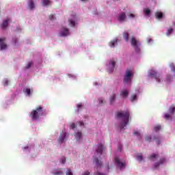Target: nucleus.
I'll use <instances>...</instances> for the list:
<instances>
[{"instance_id": "f257e3e1", "label": "nucleus", "mask_w": 175, "mask_h": 175, "mask_svg": "<svg viewBox=\"0 0 175 175\" xmlns=\"http://www.w3.org/2000/svg\"><path fill=\"white\" fill-rule=\"evenodd\" d=\"M129 111H124L122 112L118 111L116 113L117 118H123V121L121 122L119 125L120 131H122V129L129 124Z\"/></svg>"}, {"instance_id": "f03ea898", "label": "nucleus", "mask_w": 175, "mask_h": 175, "mask_svg": "<svg viewBox=\"0 0 175 175\" xmlns=\"http://www.w3.org/2000/svg\"><path fill=\"white\" fill-rule=\"evenodd\" d=\"M46 110L43 109V107L38 106L36 109H33L31 113V117L33 121L39 120V118L42 116H46Z\"/></svg>"}, {"instance_id": "7ed1b4c3", "label": "nucleus", "mask_w": 175, "mask_h": 175, "mask_svg": "<svg viewBox=\"0 0 175 175\" xmlns=\"http://www.w3.org/2000/svg\"><path fill=\"white\" fill-rule=\"evenodd\" d=\"M132 77H133V72L131 70H126L124 77V83H128L132 80Z\"/></svg>"}, {"instance_id": "20e7f679", "label": "nucleus", "mask_w": 175, "mask_h": 175, "mask_svg": "<svg viewBox=\"0 0 175 175\" xmlns=\"http://www.w3.org/2000/svg\"><path fill=\"white\" fill-rule=\"evenodd\" d=\"M131 46L134 47L136 53H139V51H140V49H139V46H140V42H139V40H136L135 37L131 38Z\"/></svg>"}, {"instance_id": "39448f33", "label": "nucleus", "mask_w": 175, "mask_h": 175, "mask_svg": "<svg viewBox=\"0 0 175 175\" xmlns=\"http://www.w3.org/2000/svg\"><path fill=\"white\" fill-rule=\"evenodd\" d=\"M149 76H150V77H152L153 79H155L157 83H161V74L157 72L155 70L150 71L149 73Z\"/></svg>"}, {"instance_id": "423d86ee", "label": "nucleus", "mask_w": 175, "mask_h": 175, "mask_svg": "<svg viewBox=\"0 0 175 175\" xmlns=\"http://www.w3.org/2000/svg\"><path fill=\"white\" fill-rule=\"evenodd\" d=\"M165 162H166V159L165 158H161V159H160L159 162H157L153 165V167L154 169H158V167H159V166H161V165H163V163H165Z\"/></svg>"}, {"instance_id": "0eeeda50", "label": "nucleus", "mask_w": 175, "mask_h": 175, "mask_svg": "<svg viewBox=\"0 0 175 175\" xmlns=\"http://www.w3.org/2000/svg\"><path fill=\"white\" fill-rule=\"evenodd\" d=\"M125 18H126V14H125V12H121L118 16V20L120 23H124Z\"/></svg>"}, {"instance_id": "6e6552de", "label": "nucleus", "mask_w": 175, "mask_h": 175, "mask_svg": "<svg viewBox=\"0 0 175 175\" xmlns=\"http://www.w3.org/2000/svg\"><path fill=\"white\" fill-rule=\"evenodd\" d=\"M115 162L117 163L118 166L120 167V169H122V167H125V162H122L120 161V159L118 157L115 158Z\"/></svg>"}, {"instance_id": "1a4fd4ad", "label": "nucleus", "mask_w": 175, "mask_h": 175, "mask_svg": "<svg viewBox=\"0 0 175 175\" xmlns=\"http://www.w3.org/2000/svg\"><path fill=\"white\" fill-rule=\"evenodd\" d=\"M69 35V29L63 27L60 31V36H68Z\"/></svg>"}, {"instance_id": "9d476101", "label": "nucleus", "mask_w": 175, "mask_h": 175, "mask_svg": "<svg viewBox=\"0 0 175 175\" xmlns=\"http://www.w3.org/2000/svg\"><path fill=\"white\" fill-rule=\"evenodd\" d=\"M5 38H0V50H5V49H8V44L3 43V42H5Z\"/></svg>"}, {"instance_id": "9b49d317", "label": "nucleus", "mask_w": 175, "mask_h": 175, "mask_svg": "<svg viewBox=\"0 0 175 175\" xmlns=\"http://www.w3.org/2000/svg\"><path fill=\"white\" fill-rule=\"evenodd\" d=\"M66 137V133L63 132L61 135L60 137L58 139V143L59 144H62L64 143V140H65V138Z\"/></svg>"}, {"instance_id": "f8f14e48", "label": "nucleus", "mask_w": 175, "mask_h": 175, "mask_svg": "<svg viewBox=\"0 0 175 175\" xmlns=\"http://www.w3.org/2000/svg\"><path fill=\"white\" fill-rule=\"evenodd\" d=\"M158 158H159V154H152L148 157V159L152 162H154V161H157Z\"/></svg>"}, {"instance_id": "ddd939ff", "label": "nucleus", "mask_w": 175, "mask_h": 175, "mask_svg": "<svg viewBox=\"0 0 175 175\" xmlns=\"http://www.w3.org/2000/svg\"><path fill=\"white\" fill-rule=\"evenodd\" d=\"M27 8L30 10H33V9H35V3L33 2V0H29Z\"/></svg>"}, {"instance_id": "4468645a", "label": "nucleus", "mask_w": 175, "mask_h": 175, "mask_svg": "<svg viewBox=\"0 0 175 175\" xmlns=\"http://www.w3.org/2000/svg\"><path fill=\"white\" fill-rule=\"evenodd\" d=\"M116 67V62L114 60H110L109 61V72H112L114 70V68Z\"/></svg>"}, {"instance_id": "2eb2a0df", "label": "nucleus", "mask_w": 175, "mask_h": 175, "mask_svg": "<svg viewBox=\"0 0 175 175\" xmlns=\"http://www.w3.org/2000/svg\"><path fill=\"white\" fill-rule=\"evenodd\" d=\"M96 154H100L102 155V152H103V145L99 144L98 146V150H96Z\"/></svg>"}, {"instance_id": "dca6fc26", "label": "nucleus", "mask_w": 175, "mask_h": 175, "mask_svg": "<svg viewBox=\"0 0 175 175\" xmlns=\"http://www.w3.org/2000/svg\"><path fill=\"white\" fill-rule=\"evenodd\" d=\"M9 21H10V19L9 18H6L3 23L1 24V28L5 29L6 28V27H8V24H9Z\"/></svg>"}, {"instance_id": "f3484780", "label": "nucleus", "mask_w": 175, "mask_h": 175, "mask_svg": "<svg viewBox=\"0 0 175 175\" xmlns=\"http://www.w3.org/2000/svg\"><path fill=\"white\" fill-rule=\"evenodd\" d=\"M128 95H129L128 90H122L120 92V96H122V98H126Z\"/></svg>"}, {"instance_id": "a211bd4d", "label": "nucleus", "mask_w": 175, "mask_h": 175, "mask_svg": "<svg viewBox=\"0 0 175 175\" xmlns=\"http://www.w3.org/2000/svg\"><path fill=\"white\" fill-rule=\"evenodd\" d=\"M123 38L126 40V42H128L129 40V33L127 31H124L123 33Z\"/></svg>"}, {"instance_id": "6ab92c4d", "label": "nucleus", "mask_w": 175, "mask_h": 175, "mask_svg": "<svg viewBox=\"0 0 175 175\" xmlns=\"http://www.w3.org/2000/svg\"><path fill=\"white\" fill-rule=\"evenodd\" d=\"M118 42V39H115V40L111 41L109 42L110 47H115L116 44H117Z\"/></svg>"}, {"instance_id": "aec40b11", "label": "nucleus", "mask_w": 175, "mask_h": 175, "mask_svg": "<svg viewBox=\"0 0 175 175\" xmlns=\"http://www.w3.org/2000/svg\"><path fill=\"white\" fill-rule=\"evenodd\" d=\"M156 18L161 20L163 17V14L162 12H157L155 13Z\"/></svg>"}, {"instance_id": "412c9836", "label": "nucleus", "mask_w": 175, "mask_h": 175, "mask_svg": "<svg viewBox=\"0 0 175 175\" xmlns=\"http://www.w3.org/2000/svg\"><path fill=\"white\" fill-rule=\"evenodd\" d=\"M94 162H95L97 167H102V162H100L98 158L94 159Z\"/></svg>"}, {"instance_id": "4be33fe9", "label": "nucleus", "mask_w": 175, "mask_h": 175, "mask_svg": "<svg viewBox=\"0 0 175 175\" xmlns=\"http://www.w3.org/2000/svg\"><path fill=\"white\" fill-rule=\"evenodd\" d=\"M53 175H64V172L61 169L57 170L56 171L52 172Z\"/></svg>"}, {"instance_id": "5701e85b", "label": "nucleus", "mask_w": 175, "mask_h": 175, "mask_svg": "<svg viewBox=\"0 0 175 175\" xmlns=\"http://www.w3.org/2000/svg\"><path fill=\"white\" fill-rule=\"evenodd\" d=\"M115 100H116V94H112L109 98L110 104L113 105Z\"/></svg>"}, {"instance_id": "b1692460", "label": "nucleus", "mask_w": 175, "mask_h": 175, "mask_svg": "<svg viewBox=\"0 0 175 175\" xmlns=\"http://www.w3.org/2000/svg\"><path fill=\"white\" fill-rule=\"evenodd\" d=\"M42 3L43 6H49V5L51 4V3L50 2V0H42Z\"/></svg>"}, {"instance_id": "393cba45", "label": "nucleus", "mask_w": 175, "mask_h": 175, "mask_svg": "<svg viewBox=\"0 0 175 175\" xmlns=\"http://www.w3.org/2000/svg\"><path fill=\"white\" fill-rule=\"evenodd\" d=\"M174 111H175V107L174 105H172L169 109V113H170V114H174Z\"/></svg>"}, {"instance_id": "a878e982", "label": "nucleus", "mask_w": 175, "mask_h": 175, "mask_svg": "<svg viewBox=\"0 0 175 175\" xmlns=\"http://www.w3.org/2000/svg\"><path fill=\"white\" fill-rule=\"evenodd\" d=\"M23 92H25V94H27V95H28V96H29V95H31V89H29V88H25L23 90Z\"/></svg>"}, {"instance_id": "bb28decb", "label": "nucleus", "mask_w": 175, "mask_h": 175, "mask_svg": "<svg viewBox=\"0 0 175 175\" xmlns=\"http://www.w3.org/2000/svg\"><path fill=\"white\" fill-rule=\"evenodd\" d=\"M81 136H82L81 132H78L75 135V137L77 140H79V139H81Z\"/></svg>"}, {"instance_id": "cd10ccee", "label": "nucleus", "mask_w": 175, "mask_h": 175, "mask_svg": "<svg viewBox=\"0 0 175 175\" xmlns=\"http://www.w3.org/2000/svg\"><path fill=\"white\" fill-rule=\"evenodd\" d=\"M144 13L146 14V16H150V14L151 13V10L150 9L147 8L144 10Z\"/></svg>"}, {"instance_id": "c85d7f7f", "label": "nucleus", "mask_w": 175, "mask_h": 175, "mask_svg": "<svg viewBox=\"0 0 175 175\" xmlns=\"http://www.w3.org/2000/svg\"><path fill=\"white\" fill-rule=\"evenodd\" d=\"M137 99V96L136 94H133L131 98V102H135Z\"/></svg>"}, {"instance_id": "c756f323", "label": "nucleus", "mask_w": 175, "mask_h": 175, "mask_svg": "<svg viewBox=\"0 0 175 175\" xmlns=\"http://www.w3.org/2000/svg\"><path fill=\"white\" fill-rule=\"evenodd\" d=\"M173 32V28H170L167 29L166 35L167 36H170V35Z\"/></svg>"}, {"instance_id": "7c9ffc66", "label": "nucleus", "mask_w": 175, "mask_h": 175, "mask_svg": "<svg viewBox=\"0 0 175 175\" xmlns=\"http://www.w3.org/2000/svg\"><path fill=\"white\" fill-rule=\"evenodd\" d=\"M154 131L155 132H158L159 131H161V125H157L154 128Z\"/></svg>"}, {"instance_id": "2f4dec72", "label": "nucleus", "mask_w": 175, "mask_h": 175, "mask_svg": "<svg viewBox=\"0 0 175 175\" xmlns=\"http://www.w3.org/2000/svg\"><path fill=\"white\" fill-rule=\"evenodd\" d=\"M137 159L139 161V162H142V161H143V156L138 154L137 156Z\"/></svg>"}, {"instance_id": "473e14b6", "label": "nucleus", "mask_w": 175, "mask_h": 175, "mask_svg": "<svg viewBox=\"0 0 175 175\" xmlns=\"http://www.w3.org/2000/svg\"><path fill=\"white\" fill-rule=\"evenodd\" d=\"M69 23H70V25H71V27H75V25H76V23H75L74 21L69 19L68 20Z\"/></svg>"}, {"instance_id": "72a5a7b5", "label": "nucleus", "mask_w": 175, "mask_h": 175, "mask_svg": "<svg viewBox=\"0 0 175 175\" xmlns=\"http://www.w3.org/2000/svg\"><path fill=\"white\" fill-rule=\"evenodd\" d=\"M99 105H103V103H106V101L103 100V98H98Z\"/></svg>"}, {"instance_id": "f704fd0d", "label": "nucleus", "mask_w": 175, "mask_h": 175, "mask_svg": "<svg viewBox=\"0 0 175 175\" xmlns=\"http://www.w3.org/2000/svg\"><path fill=\"white\" fill-rule=\"evenodd\" d=\"M146 142H151L152 140V138H151V136L148 135L145 137Z\"/></svg>"}, {"instance_id": "c9c22d12", "label": "nucleus", "mask_w": 175, "mask_h": 175, "mask_svg": "<svg viewBox=\"0 0 175 175\" xmlns=\"http://www.w3.org/2000/svg\"><path fill=\"white\" fill-rule=\"evenodd\" d=\"M66 174V175H73V173H72V170H70V169H68Z\"/></svg>"}, {"instance_id": "e433bc0d", "label": "nucleus", "mask_w": 175, "mask_h": 175, "mask_svg": "<svg viewBox=\"0 0 175 175\" xmlns=\"http://www.w3.org/2000/svg\"><path fill=\"white\" fill-rule=\"evenodd\" d=\"M77 111H80V109H81V107H83V105H81V103H79L77 105Z\"/></svg>"}, {"instance_id": "4c0bfd02", "label": "nucleus", "mask_w": 175, "mask_h": 175, "mask_svg": "<svg viewBox=\"0 0 175 175\" xmlns=\"http://www.w3.org/2000/svg\"><path fill=\"white\" fill-rule=\"evenodd\" d=\"M32 66V62H29V64H27L26 69H29V68H31Z\"/></svg>"}, {"instance_id": "58836bf2", "label": "nucleus", "mask_w": 175, "mask_h": 175, "mask_svg": "<svg viewBox=\"0 0 175 175\" xmlns=\"http://www.w3.org/2000/svg\"><path fill=\"white\" fill-rule=\"evenodd\" d=\"M134 135L138 137H140V133H139V131H134Z\"/></svg>"}, {"instance_id": "ea45409f", "label": "nucleus", "mask_w": 175, "mask_h": 175, "mask_svg": "<svg viewBox=\"0 0 175 175\" xmlns=\"http://www.w3.org/2000/svg\"><path fill=\"white\" fill-rule=\"evenodd\" d=\"M165 120H169V118H170V115L169 113H165Z\"/></svg>"}, {"instance_id": "a19ab883", "label": "nucleus", "mask_w": 175, "mask_h": 175, "mask_svg": "<svg viewBox=\"0 0 175 175\" xmlns=\"http://www.w3.org/2000/svg\"><path fill=\"white\" fill-rule=\"evenodd\" d=\"M70 128L71 129H75V128H76V124H75V123H72L70 124Z\"/></svg>"}, {"instance_id": "79ce46f5", "label": "nucleus", "mask_w": 175, "mask_h": 175, "mask_svg": "<svg viewBox=\"0 0 175 175\" xmlns=\"http://www.w3.org/2000/svg\"><path fill=\"white\" fill-rule=\"evenodd\" d=\"M129 17L130 18H135V14H130L129 15Z\"/></svg>"}, {"instance_id": "37998d69", "label": "nucleus", "mask_w": 175, "mask_h": 175, "mask_svg": "<svg viewBox=\"0 0 175 175\" xmlns=\"http://www.w3.org/2000/svg\"><path fill=\"white\" fill-rule=\"evenodd\" d=\"M94 174H95V175H105V174L101 173V172H95Z\"/></svg>"}, {"instance_id": "c03bdc74", "label": "nucleus", "mask_w": 175, "mask_h": 175, "mask_svg": "<svg viewBox=\"0 0 175 175\" xmlns=\"http://www.w3.org/2000/svg\"><path fill=\"white\" fill-rule=\"evenodd\" d=\"M90 172H88V171H85V172H83V174H82V175H90Z\"/></svg>"}, {"instance_id": "a18cd8bd", "label": "nucleus", "mask_w": 175, "mask_h": 175, "mask_svg": "<svg viewBox=\"0 0 175 175\" xmlns=\"http://www.w3.org/2000/svg\"><path fill=\"white\" fill-rule=\"evenodd\" d=\"M65 162H66V159L65 157L62 159V163H65Z\"/></svg>"}, {"instance_id": "49530a36", "label": "nucleus", "mask_w": 175, "mask_h": 175, "mask_svg": "<svg viewBox=\"0 0 175 175\" xmlns=\"http://www.w3.org/2000/svg\"><path fill=\"white\" fill-rule=\"evenodd\" d=\"M54 18H55L54 15L51 14V15L49 16V19L50 20H54Z\"/></svg>"}, {"instance_id": "de8ad7c7", "label": "nucleus", "mask_w": 175, "mask_h": 175, "mask_svg": "<svg viewBox=\"0 0 175 175\" xmlns=\"http://www.w3.org/2000/svg\"><path fill=\"white\" fill-rule=\"evenodd\" d=\"M170 80H172V75L167 77V81H170Z\"/></svg>"}, {"instance_id": "09e8293b", "label": "nucleus", "mask_w": 175, "mask_h": 175, "mask_svg": "<svg viewBox=\"0 0 175 175\" xmlns=\"http://www.w3.org/2000/svg\"><path fill=\"white\" fill-rule=\"evenodd\" d=\"M79 124L80 126H83L84 125V122H79Z\"/></svg>"}, {"instance_id": "8fccbe9b", "label": "nucleus", "mask_w": 175, "mask_h": 175, "mask_svg": "<svg viewBox=\"0 0 175 175\" xmlns=\"http://www.w3.org/2000/svg\"><path fill=\"white\" fill-rule=\"evenodd\" d=\"M172 71L175 73V66H174L172 67Z\"/></svg>"}, {"instance_id": "3c124183", "label": "nucleus", "mask_w": 175, "mask_h": 175, "mask_svg": "<svg viewBox=\"0 0 175 175\" xmlns=\"http://www.w3.org/2000/svg\"><path fill=\"white\" fill-rule=\"evenodd\" d=\"M8 84H9V81H5L4 85H8Z\"/></svg>"}, {"instance_id": "603ef678", "label": "nucleus", "mask_w": 175, "mask_h": 175, "mask_svg": "<svg viewBox=\"0 0 175 175\" xmlns=\"http://www.w3.org/2000/svg\"><path fill=\"white\" fill-rule=\"evenodd\" d=\"M121 148H122V146H120L119 148H118V151H121Z\"/></svg>"}, {"instance_id": "864d4df0", "label": "nucleus", "mask_w": 175, "mask_h": 175, "mask_svg": "<svg viewBox=\"0 0 175 175\" xmlns=\"http://www.w3.org/2000/svg\"><path fill=\"white\" fill-rule=\"evenodd\" d=\"M157 144H161V142L159 140L157 141Z\"/></svg>"}, {"instance_id": "5fc2aeb1", "label": "nucleus", "mask_w": 175, "mask_h": 175, "mask_svg": "<svg viewBox=\"0 0 175 175\" xmlns=\"http://www.w3.org/2000/svg\"><path fill=\"white\" fill-rule=\"evenodd\" d=\"M157 139L158 138H157L156 137H154L153 140H157Z\"/></svg>"}, {"instance_id": "6e6d98bb", "label": "nucleus", "mask_w": 175, "mask_h": 175, "mask_svg": "<svg viewBox=\"0 0 175 175\" xmlns=\"http://www.w3.org/2000/svg\"><path fill=\"white\" fill-rule=\"evenodd\" d=\"M38 114H39L40 116V111H38Z\"/></svg>"}]
</instances>
